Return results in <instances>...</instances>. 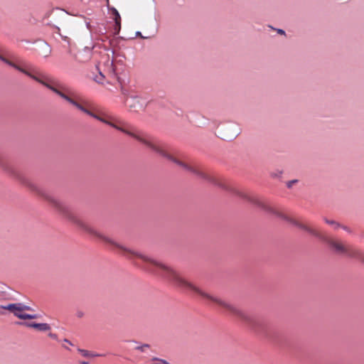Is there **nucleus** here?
Returning <instances> with one entry per match:
<instances>
[{"label": "nucleus", "instance_id": "nucleus-1", "mask_svg": "<svg viewBox=\"0 0 364 364\" xmlns=\"http://www.w3.org/2000/svg\"><path fill=\"white\" fill-rule=\"evenodd\" d=\"M5 63L21 72L22 73H24L36 82L48 87L84 113H86L87 114L98 119L99 121L109 124V126L134 137L156 154L167 159L169 161H173V163L182 167L184 170L191 172L218 186H223V184L218 181V178L215 176L203 171L196 166L185 163L174 157L173 155L172 149L167 144L163 142L162 141H160L158 139L145 133L135 131L134 129L122 124V122H119L117 123L109 117L100 116L91 112L86 107L76 101L75 98L73 97V93L70 91L69 89L60 84L49 75L38 72L34 69L27 68L23 65L15 63L6 58Z\"/></svg>", "mask_w": 364, "mask_h": 364}, {"label": "nucleus", "instance_id": "nucleus-2", "mask_svg": "<svg viewBox=\"0 0 364 364\" xmlns=\"http://www.w3.org/2000/svg\"><path fill=\"white\" fill-rule=\"evenodd\" d=\"M82 230L92 235L99 237L105 242L113 245L114 247L121 250L122 252L125 256L129 258L138 257L141 259L144 262H146V269L169 281L175 286L185 290H189L196 292L198 294L203 296V298L208 299L213 301L214 303L217 304L218 305L225 309L227 311H228L230 314L237 316V318H240L241 320L247 323L248 324L252 326L255 324V318L247 312L242 311L236 306L232 304L231 303L225 300L222 299L218 296L210 295L207 292L203 291L193 284L186 280L177 271H176L172 267L166 265V264H164L161 262L155 260L146 255H141L137 252H135L132 250H130L126 247L122 246V245L117 243L111 238L97 231L93 227H92L88 223L85 221L82 218Z\"/></svg>", "mask_w": 364, "mask_h": 364}, {"label": "nucleus", "instance_id": "nucleus-3", "mask_svg": "<svg viewBox=\"0 0 364 364\" xmlns=\"http://www.w3.org/2000/svg\"><path fill=\"white\" fill-rule=\"evenodd\" d=\"M292 223L300 229L327 243L334 253L345 255L364 263V252L360 250L349 244L329 237L324 232L314 228L309 223L299 220H293Z\"/></svg>", "mask_w": 364, "mask_h": 364}, {"label": "nucleus", "instance_id": "nucleus-4", "mask_svg": "<svg viewBox=\"0 0 364 364\" xmlns=\"http://www.w3.org/2000/svg\"><path fill=\"white\" fill-rule=\"evenodd\" d=\"M125 104L130 111L137 112L144 109L146 102L139 97H130L126 100Z\"/></svg>", "mask_w": 364, "mask_h": 364}, {"label": "nucleus", "instance_id": "nucleus-5", "mask_svg": "<svg viewBox=\"0 0 364 364\" xmlns=\"http://www.w3.org/2000/svg\"><path fill=\"white\" fill-rule=\"evenodd\" d=\"M16 306L18 307V310H15L14 315L17 318L21 319H34L38 317L36 314H28L24 313L25 311L32 310L30 306L24 305L21 303H16Z\"/></svg>", "mask_w": 364, "mask_h": 364}, {"label": "nucleus", "instance_id": "nucleus-6", "mask_svg": "<svg viewBox=\"0 0 364 364\" xmlns=\"http://www.w3.org/2000/svg\"><path fill=\"white\" fill-rule=\"evenodd\" d=\"M4 310H7L9 312L14 314L15 310H18L16 306V303L15 304H9L7 305H0V315H5Z\"/></svg>", "mask_w": 364, "mask_h": 364}, {"label": "nucleus", "instance_id": "nucleus-7", "mask_svg": "<svg viewBox=\"0 0 364 364\" xmlns=\"http://www.w3.org/2000/svg\"><path fill=\"white\" fill-rule=\"evenodd\" d=\"M112 14L114 15V20L115 22L114 30L116 33H119L121 28V17L117 9H112Z\"/></svg>", "mask_w": 364, "mask_h": 364}, {"label": "nucleus", "instance_id": "nucleus-8", "mask_svg": "<svg viewBox=\"0 0 364 364\" xmlns=\"http://www.w3.org/2000/svg\"><path fill=\"white\" fill-rule=\"evenodd\" d=\"M257 204L259 206H261L262 208H264V210L269 211V212H271V213H273L274 214H278L274 209L273 208L270 207L269 205H267V204H264V203H262L260 201H257L256 202Z\"/></svg>", "mask_w": 364, "mask_h": 364}, {"label": "nucleus", "instance_id": "nucleus-9", "mask_svg": "<svg viewBox=\"0 0 364 364\" xmlns=\"http://www.w3.org/2000/svg\"><path fill=\"white\" fill-rule=\"evenodd\" d=\"M78 351L81 353V355L83 356V357H85V358H92V357H95V356H97V355L96 354H94L87 350H84V349H78Z\"/></svg>", "mask_w": 364, "mask_h": 364}, {"label": "nucleus", "instance_id": "nucleus-10", "mask_svg": "<svg viewBox=\"0 0 364 364\" xmlns=\"http://www.w3.org/2000/svg\"><path fill=\"white\" fill-rule=\"evenodd\" d=\"M36 329L39 331H48L50 330V326L49 324L46 323H38Z\"/></svg>", "mask_w": 364, "mask_h": 364}, {"label": "nucleus", "instance_id": "nucleus-11", "mask_svg": "<svg viewBox=\"0 0 364 364\" xmlns=\"http://www.w3.org/2000/svg\"><path fill=\"white\" fill-rule=\"evenodd\" d=\"M136 350L141 351V352H146L149 349H150V345L147 343H144L140 346H137L134 348Z\"/></svg>", "mask_w": 364, "mask_h": 364}, {"label": "nucleus", "instance_id": "nucleus-12", "mask_svg": "<svg viewBox=\"0 0 364 364\" xmlns=\"http://www.w3.org/2000/svg\"><path fill=\"white\" fill-rule=\"evenodd\" d=\"M151 364H170L166 360L160 359L158 358H153L151 360Z\"/></svg>", "mask_w": 364, "mask_h": 364}, {"label": "nucleus", "instance_id": "nucleus-13", "mask_svg": "<svg viewBox=\"0 0 364 364\" xmlns=\"http://www.w3.org/2000/svg\"><path fill=\"white\" fill-rule=\"evenodd\" d=\"M325 222H326L327 224L331 225H336V228H339V227L341 226L338 223H336V221H334V220H331L325 219Z\"/></svg>", "mask_w": 364, "mask_h": 364}, {"label": "nucleus", "instance_id": "nucleus-14", "mask_svg": "<svg viewBox=\"0 0 364 364\" xmlns=\"http://www.w3.org/2000/svg\"><path fill=\"white\" fill-rule=\"evenodd\" d=\"M24 325L29 328H37L38 323H25Z\"/></svg>", "mask_w": 364, "mask_h": 364}, {"label": "nucleus", "instance_id": "nucleus-15", "mask_svg": "<svg viewBox=\"0 0 364 364\" xmlns=\"http://www.w3.org/2000/svg\"><path fill=\"white\" fill-rule=\"evenodd\" d=\"M112 65H113V61L112 60V61L110 62L109 66V68H108V72H109V73H114V69H113V68H112Z\"/></svg>", "mask_w": 364, "mask_h": 364}, {"label": "nucleus", "instance_id": "nucleus-16", "mask_svg": "<svg viewBox=\"0 0 364 364\" xmlns=\"http://www.w3.org/2000/svg\"><path fill=\"white\" fill-rule=\"evenodd\" d=\"M297 181L296 180H292V181H290L287 183V186L288 188H291L293 184H294L295 183H296Z\"/></svg>", "mask_w": 364, "mask_h": 364}, {"label": "nucleus", "instance_id": "nucleus-17", "mask_svg": "<svg viewBox=\"0 0 364 364\" xmlns=\"http://www.w3.org/2000/svg\"><path fill=\"white\" fill-rule=\"evenodd\" d=\"M48 336L53 339H55V340H57L58 339V336L55 333H48Z\"/></svg>", "mask_w": 364, "mask_h": 364}, {"label": "nucleus", "instance_id": "nucleus-18", "mask_svg": "<svg viewBox=\"0 0 364 364\" xmlns=\"http://www.w3.org/2000/svg\"><path fill=\"white\" fill-rule=\"evenodd\" d=\"M43 46L48 50V53L45 54V56L46 57V56L48 55V54L50 53V49L48 48V46L46 43H43Z\"/></svg>", "mask_w": 364, "mask_h": 364}, {"label": "nucleus", "instance_id": "nucleus-19", "mask_svg": "<svg viewBox=\"0 0 364 364\" xmlns=\"http://www.w3.org/2000/svg\"><path fill=\"white\" fill-rule=\"evenodd\" d=\"M278 33H281V34H284V31L283 30H282V29H279L278 30Z\"/></svg>", "mask_w": 364, "mask_h": 364}, {"label": "nucleus", "instance_id": "nucleus-20", "mask_svg": "<svg viewBox=\"0 0 364 364\" xmlns=\"http://www.w3.org/2000/svg\"><path fill=\"white\" fill-rule=\"evenodd\" d=\"M64 341L68 343L70 345H72V343L68 340H67V339H65Z\"/></svg>", "mask_w": 364, "mask_h": 364}, {"label": "nucleus", "instance_id": "nucleus-21", "mask_svg": "<svg viewBox=\"0 0 364 364\" xmlns=\"http://www.w3.org/2000/svg\"><path fill=\"white\" fill-rule=\"evenodd\" d=\"M80 364H88V362L82 361V362H80Z\"/></svg>", "mask_w": 364, "mask_h": 364}, {"label": "nucleus", "instance_id": "nucleus-22", "mask_svg": "<svg viewBox=\"0 0 364 364\" xmlns=\"http://www.w3.org/2000/svg\"><path fill=\"white\" fill-rule=\"evenodd\" d=\"M335 229H337L338 228L336 227V225H332Z\"/></svg>", "mask_w": 364, "mask_h": 364}]
</instances>
